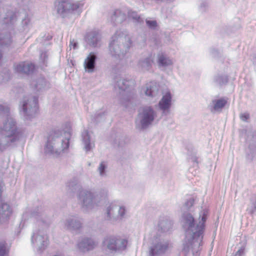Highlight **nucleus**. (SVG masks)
I'll return each instance as SVG.
<instances>
[{
  "mask_svg": "<svg viewBox=\"0 0 256 256\" xmlns=\"http://www.w3.org/2000/svg\"><path fill=\"white\" fill-rule=\"evenodd\" d=\"M2 52H0V59L2 58Z\"/></svg>",
  "mask_w": 256,
  "mask_h": 256,
  "instance_id": "79ce46f5",
  "label": "nucleus"
},
{
  "mask_svg": "<svg viewBox=\"0 0 256 256\" xmlns=\"http://www.w3.org/2000/svg\"><path fill=\"white\" fill-rule=\"evenodd\" d=\"M100 36L98 31H92L88 32L86 36L87 42L93 46H96L98 42L100 40Z\"/></svg>",
  "mask_w": 256,
  "mask_h": 256,
  "instance_id": "5701e85b",
  "label": "nucleus"
},
{
  "mask_svg": "<svg viewBox=\"0 0 256 256\" xmlns=\"http://www.w3.org/2000/svg\"><path fill=\"white\" fill-rule=\"evenodd\" d=\"M12 210L6 203H2L0 205V224L6 223L12 214Z\"/></svg>",
  "mask_w": 256,
  "mask_h": 256,
  "instance_id": "f3484780",
  "label": "nucleus"
},
{
  "mask_svg": "<svg viewBox=\"0 0 256 256\" xmlns=\"http://www.w3.org/2000/svg\"><path fill=\"white\" fill-rule=\"evenodd\" d=\"M244 252V248L242 247L239 248L235 254V256H241Z\"/></svg>",
  "mask_w": 256,
  "mask_h": 256,
  "instance_id": "ea45409f",
  "label": "nucleus"
},
{
  "mask_svg": "<svg viewBox=\"0 0 256 256\" xmlns=\"http://www.w3.org/2000/svg\"><path fill=\"white\" fill-rule=\"evenodd\" d=\"M134 86V81L132 80L120 78L116 81V86L122 90H126L129 87Z\"/></svg>",
  "mask_w": 256,
  "mask_h": 256,
  "instance_id": "393cba45",
  "label": "nucleus"
},
{
  "mask_svg": "<svg viewBox=\"0 0 256 256\" xmlns=\"http://www.w3.org/2000/svg\"><path fill=\"white\" fill-rule=\"evenodd\" d=\"M46 82L43 78H40L36 82H33L32 84L34 86L35 89L37 91L44 90L46 88Z\"/></svg>",
  "mask_w": 256,
  "mask_h": 256,
  "instance_id": "c756f323",
  "label": "nucleus"
},
{
  "mask_svg": "<svg viewBox=\"0 0 256 256\" xmlns=\"http://www.w3.org/2000/svg\"><path fill=\"white\" fill-rule=\"evenodd\" d=\"M194 203V199L190 198L185 202L184 208L186 209H188L193 205Z\"/></svg>",
  "mask_w": 256,
  "mask_h": 256,
  "instance_id": "c9c22d12",
  "label": "nucleus"
},
{
  "mask_svg": "<svg viewBox=\"0 0 256 256\" xmlns=\"http://www.w3.org/2000/svg\"><path fill=\"white\" fill-rule=\"evenodd\" d=\"M158 230L163 232H168L172 228V222L166 218H163L158 223Z\"/></svg>",
  "mask_w": 256,
  "mask_h": 256,
  "instance_id": "bb28decb",
  "label": "nucleus"
},
{
  "mask_svg": "<svg viewBox=\"0 0 256 256\" xmlns=\"http://www.w3.org/2000/svg\"><path fill=\"white\" fill-rule=\"evenodd\" d=\"M15 70L18 72L30 74L34 70V65L28 62H22L14 65Z\"/></svg>",
  "mask_w": 256,
  "mask_h": 256,
  "instance_id": "aec40b11",
  "label": "nucleus"
},
{
  "mask_svg": "<svg viewBox=\"0 0 256 256\" xmlns=\"http://www.w3.org/2000/svg\"><path fill=\"white\" fill-rule=\"evenodd\" d=\"M198 223L196 224L192 216L189 213L184 214L181 219V224L185 231V238L183 242L182 250L186 252L190 250L192 254H197L200 250V246L203 238V232L206 215L204 212L200 214Z\"/></svg>",
  "mask_w": 256,
  "mask_h": 256,
  "instance_id": "f257e3e1",
  "label": "nucleus"
},
{
  "mask_svg": "<svg viewBox=\"0 0 256 256\" xmlns=\"http://www.w3.org/2000/svg\"><path fill=\"white\" fill-rule=\"evenodd\" d=\"M154 63V58L152 56L142 58L138 62L137 66L140 71L146 72L149 71Z\"/></svg>",
  "mask_w": 256,
  "mask_h": 256,
  "instance_id": "6ab92c4d",
  "label": "nucleus"
},
{
  "mask_svg": "<svg viewBox=\"0 0 256 256\" xmlns=\"http://www.w3.org/2000/svg\"><path fill=\"white\" fill-rule=\"evenodd\" d=\"M82 6L79 2L72 4L69 0H56L54 8L57 13L62 17Z\"/></svg>",
  "mask_w": 256,
  "mask_h": 256,
  "instance_id": "9d476101",
  "label": "nucleus"
},
{
  "mask_svg": "<svg viewBox=\"0 0 256 256\" xmlns=\"http://www.w3.org/2000/svg\"><path fill=\"white\" fill-rule=\"evenodd\" d=\"M169 248L168 242L161 237L156 238L152 242V246L150 250L152 256H155L164 253Z\"/></svg>",
  "mask_w": 256,
  "mask_h": 256,
  "instance_id": "f8f14e48",
  "label": "nucleus"
},
{
  "mask_svg": "<svg viewBox=\"0 0 256 256\" xmlns=\"http://www.w3.org/2000/svg\"><path fill=\"white\" fill-rule=\"evenodd\" d=\"M108 165L104 162H102L99 164L98 168V171L99 174L102 177H105L106 176V169Z\"/></svg>",
  "mask_w": 256,
  "mask_h": 256,
  "instance_id": "7c9ffc66",
  "label": "nucleus"
},
{
  "mask_svg": "<svg viewBox=\"0 0 256 256\" xmlns=\"http://www.w3.org/2000/svg\"><path fill=\"white\" fill-rule=\"evenodd\" d=\"M64 228L70 230H78L82 228L81 220L74 216H70L62 222Z\"/></svg>",
  "mask_w": 256,
  "mask_h": 256,
  "instance_id": "2eb2a0df",
  "label": "nucleus"
},
{
  "mask_svg": "<svg viewBox=\"0 0 256 256\" xmlns=\"http://www.w3.org/2000/svg\"><path fill=\"white\" fill-rule=\"evenodd\" d=\"M0 112L8 117L0 128V150L3 151L8 148H14L20 144L25 137L24 131L18 128L16 120L8 115L9 108L0 104Z\"/></svg>",
  "mask_w": 256,
  "mask_h": 256,
  "instance_id": "f03ea898",
  "label": "nucleus"
},
{
  "mask_svg": "<svg viewBox=\"0 0 256 256\" xmlns=\"http://www.w3.org/2000/svg\"><path fill=\"white\" fill-rule=\"evenodd\" d=\"M227 103L224 98L214 100L210 105L212 112H220Z\"/></svg>",
  "mask_w": 256,
  "mask_h": 256,
  "instance_id": "412c9836",
  "label": "nucleus"
},
{
  "mask_svg": "<svg viewBox=\"0 0 256 256\" xmlns=\"http://www.w3.org/2000/svg\"><path fill=\"white\" fill-rule=\"evenodd\" d=\"M105 218L114 223L123 219L126 215V210L124 206L110 203L106 208Z\"/></svg>",
  "mask_w": 256,
  "mask_h": 256,
  "instance_id": "1a4fd4ad",
  "label": "nucleus"
},
{
  "mask_svg": "<svg viewBox=\"0 0 256 256\" xmlns=\"http://www.w3.org/2000/svg\"><path fill=\"white\" fill-rule=\"evenodd\" d=\"M157 116L156 112L150 106H146L139 111L136 120V128L145 129L152 125Z\"/></svg>",
  "mask_w": 256,
  "mask_h": 256,
  "instance_id": "0eeeda50",
  "label": "nucleus"
},
{
  "mask_svg": "<svg viewBox=\"0 0 256 256\" xmlns=\"http://www.w3.org/2000/svg\"><path fill=\"white\" fill-rule=\"evenodd\" d=\"M82 143L84 150L87 152L93 149L94 147V142L89 132L85 130L82 134Z\"/></svg>",
  "mask_w": 256,
  "mask_h": 256,
  "instance_id": "a211bd4d",
  "label": "nucleus"
},
{
  "mask_svg": "<svg viewBox=\"0 0 256 256\" xmlns=\"http://www.w3.org/2000/svg\"><path fill=\"white\" fill-rule=\"evenodd\" d=\"M254 144L250 145L246 150V158L250 160H252L256 156V135L254 136Z\"/></svg>",
  "mask_w": 256,
  "mask_h": 256,
  "instance_id": "cd10ccee",
  "label": "nucleus"
},
{
  "mask_svg": "<svg viewBox=\"0 0 256 256\" xmlns=\"http://www.w3.org/2000/svg\"><path fill=\"white\" fill-rule=\"evenodd\" d=\"M128 16L130 18H132L135 22H140V18L136 12L132 11L128 12Z\"/></svg>",
  "mask_w": 256,
  "mask_h": 256,
  "instance_id": "72a5a7b5",
  "label": "nucleus"
},
{
  "mask_svg": "<svg viewBox=\"0 0 256 256\" xmlns=\"http://www.w3.org/2000/svg\"><path fill=\"white\" fill-rule=\"evenodd\" d=\"M6 254L5 244L2 242H0V256H4Z\"/></svg>",
  "mask_w": 256,
  "mask_h": 256,
  "instance_id": "f704fd0d",
  "label": "nucleus"
},
{
  "mask_svg": "<svg viewBox=\"0 0 256 256\" xmlns=\"http://www.w3.org/2000/svg\"><path fill=\"white\" fill-rule=\"evenodd\" d=\"M66 188L68 190H70L72 192H74L76 190H80V186L79 184L78 180L74 179L69 180L66 184Z\"/></svg>",
  "mask_w": 256,
  "mask_h": 256,
  "instance_id": "c85d7f7f",
  "label": "nucleus"
},
{
  "mask_svg": "<svg viewBox=\"0 0 256 256\" xmlns=\"http://www.w3.org/2000/svg\"><path fill=\"white\" fill-rule=\"evenodd\" d=\"M97 246V243L94 240L83 238L78 240L76 248L80 252H86L93 250Z\"/></svg>",
  "mask_w": 256,
  "mask_h": 256,
  "instance_id": "4468645a",
  "label": "nucleus"
},
{
  "mask_svg": "<svg viewBox=\"0 0 256 256\" xmlns=\"http://www.w3.org/2000/svg\"><path fill=\"white\" fill-rule=\"evenodd\" d=\"M250 118V115L247 112L242 113L240 114V118L242 120L246 122Z\"/></svg>",
  "mask_w": 256,
  "mask_h": 256,
  "instance_id": "4c0bfd02",
  "label": "nucleus"
},
{
  "mask_svg": "<svg viewBox=\"0 0 256 256\" xmlns=\"http://www.w3.org/2000/svg\"><path fill=\"white\" fill-rule=\"evenodd\" d=\"M108 193L106 189H102L96 192L88 190H80L78 199L82 210L85 212L96 211L106 200Z\"/></svg>",
  "mask_w": 256,
  "mask_h": 256,
  "instance_id": "39448f33",
  "label": "nucleus"
},
{
  "mask_svg": "<svg viewBox=\"0 0 256 256\" xmlns=\"http://www.w3.org/2000/svg\"><path fill=\"white\" fill-rule=\"evenodd\" d=\"M71 138V124H65L62 130L55 131L48 138L45 146L46 154L58 155L69 147V141Z\"/></svg>",
  "mask_w": 256,
  "mask_h": 256,
  "instance_id": "20e7f679",
  "label": "nucleus"
},
{
  "mask_svg": "<svg viewBox=\"0 0 256 256\" xmlns=\"http://www.w3.org/2000/svg\"><path fill=\"white\" fill-rule=\"evenodd\" d=\"M132 42L126 32L116 31L110 44V52L114 58L122 59L131 46Z\"/></svg>",
  "mask_w": 256,
  "mask_h": 256,
  "instance_id": "423d86ee",
  "label": "nucleus"
},
{
  "mask_svg": "<svg viewBox=\"0 0 256 256\" xmlns=\"http://www.w3.org/2000/svg\"><path fill=\"white\" fill-rule=\"evenodd\" d=\"M72 46L73 47L74 49L76 48H77V44L75 42H74L73 44L72 41H70V47L71 48Z\"/></svg>",
  "mask_w": 256,
  "mask_h": 256,
  "instance_id": "a19ab883",
  "label": "nucleus"
},
{
  "mask_svg": "<svg viewBox=\"0 0 256 256\" xmlns=\"http://www.w3.org/2000/svg\"><path fill=\"white\" fill-rule=\"evenodd\" d=\"M142 92L150 100L154 102L160 96V91L159 84L154 81L146 84Z\"/></svg>",
  "mask_w": 256,
  "mask_h": 256,
  "instance_id": "ddd939ff",
  "label": "nucleus"
},
{
  "mask_svg": "<svg viewBox=\"0 0 256 256\" xmlns=\"http://www.w3.org/2000/svg\"><path fill=\"white\" fill-rule=\"evenodd\" d=\"M96 56L94 53H90L84 62V67L86 70L88 72H92L95 67Z\"/></svg>",
  "mask_w": 256,
  "mask_h": 256,
  "instance_id": "4be33fe9",
  "label": "nucleus"
},
{
  "mask_svg": "<svg viewBox=\"0 0 256 256\" xmlns=\"http://www.w3.org/2000/svg\"><path fill=\"white\" fill-rule=\"evenodd\" d=\"M157 62L160 68L166 67L173 64L172 60L166 56L163 53L159 52L157 55Z\"/></svg>",
  "mask_w": 256,
  "mask_h": 256,
  "instance_id": "b1692460",
  "label": "nucleus"
},
{
  "mask_svg": "<svg viewBox=\"0 0 256 256\" xmlns=\"http://www.w3.org/2000/svg\"><path fill=\"white\" fill-rule=\"evenodd\" d=\"M104 247L112 254H121L126 250L128 240L114 236L106 237L102 242Z\"/></svg>",
  "mask_w": 256,
  "mask_h": 256,
  "instance_id": "6e6552de",
  "label": "nucleus"
},
{
  "mask_svg": "<svg viewBox=\"0 0 256 256\" xmlns=\"http://www.w3.org/2000/svg\"><path fill=\"white\" fill-rule=\"evenodd\" d=\"M147 26L151 28H154L156 26V20H146Z\"/></svg>",
  "mask_w": 256,
  "mask_h": 256,
  "instance_id": "e433bc0d",
  "label": "nucleus"
},
{
  "mask_svg": "<svg viewBox=\"0 0 256 256\" xmlns=\"http://www.w3.org/2000/svg\"><path fill=\"white\" fill-rule=\"evenodd\" d=\"M12 44V40L10 36H3L2 38L0 37V45L2 46H9Z\"/></svg>",
  "mask_w": 256,
  "mask_h": 256,
  "instance_id": "473e14b6",
  "label": "nucleus"
},
{
  "mask_svg": "<svg viewBox=\"0 0 256 256\" xmlns=\"http://www.w3.org/2000/svg\"><path fill=\"white\" fill-rule=\"evenodd\" d=\"M38 99L33 96H25L20 104L22 110L20 112L26 116V118H30L35 115L37 111Z\"/></svg>",
  "mask_w": 256,
  "mask_h": 256,
  "instance_id": "9b49d317",
  "label": "nucleus"
},
{
  "mask_svg": "<svg viewBox=\"0 0 256 256\" xmlns=\"http://www.w3.org/2000/svg\"><path fill=\"white\" fill-rule=\"evenodd\" d=\"M48 56L46 53L44 52H42L40 55V60L44 63L45 62L46 59L47 58Z\"/></svg>",
  "mask_w": 256,
  "mask_h": 256,
  "instance_id": "58836bf2",
  "label": "nucleus"
},
{
  "mask_svg": "<svg viewBox=\"0 0 256 256\" xmlns=\"http://www.w3.org/2000/svg\"><path fill=\"white\" fill-rule=\"evenodd\" d=\"M214 82L219 86L226 84L228 82V78L226 76L217 75L214 78Z\"/></svg>",
  "mask_w": 256,
  "mask_h": 256,
  "instance_id": "2f4dec72",
  "label": "nucleus"
},
{
  "mask_svg": "<svg viewBox=\"0 0 256 256\" xmlns=\"http://www.w3.org/2000/svg\"><path fill=\"white\" fill-rule=\"evenodd\" d=\"M32 218L38 221L39 226H43L35 230L31 236V244L34 250L38 253H42L49 244L48 230L50 221L42 208H38L31 214Z\"/></svg>",
  "mask_w": 256,
  "mask_h": 256,
  "instance_id": "7ed1b4c3",
  "label": "nucleus"
},
{
  "mask_svg": "<svg viewBox=\"0 0 256 256\" xmlns=\"http://www.w3.org/2000/svg\"><path fill=\"white\" fill-rule=\"evenodd\" d=\"M172 101V96L170 92L169 91L164 92L162 98L158 102L159 108L163 112L168 111L171 106Z\"/></svg>",
  "mask_w": 256,
  "mask_h": 256,
  "instance_id": "dca6fc26",
  "label": "nucleus"
},
{
  "mask_svg": "<svg viewBox=\"0 0 256 256\" xmlns=\"http://www.w3.org/2000/svg\"><path fill=\"white\" fill-rule=\"evenodd\" d=\"M126 18V14L119 10L113 12L110 16L112 22L117 24L122 22Z\"/></svg>",
  "mask_w": 256,
  "mask_h": 256,
  "instance_id": "a878e982",
  "label": "nucleus"
}]
</instances>
